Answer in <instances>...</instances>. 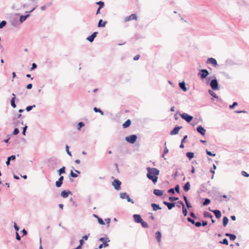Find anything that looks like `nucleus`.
<instances>
[{
  "label": "nucleus",
  "instance_id": "1",
  "mask_svg": "<svg viewBox=\"0 0 249 249\" xmlns=\"http://www.w3.org/2000/svg\"><path fill=\"white\" fill-rule=\"evenodd\" d=\"M148 173L147 174V177L150 180H152L154 183L157 182L158 180L157 176L159 174V171L155 168L148 167L147 168Z\"/></svg>",
  "mask_w": 249,
  "mask_h": 249
},
{
  "label": "nucleus",
  "instance_id": "2",
  "mask_svg": "<svg viewBox=\"0 0 249 249\" xmlns=\"http://www.w3.org/2000/svg\"><path fill=\"white\" fill-rule=\"evenodd\" d=\"M120 196L121 199H126L128 202L134 204V201L126 193H121L120 194Z\"/></svg>",
  "mask_w": 249,
  "mask_h": 249
},
{
  "label": "nucleus",
  "instance_id": "3",
  "mask_svg": "<svg viewBox=\"0 0 249 249\" xmlns=\"http://www.w3.org/2000/svg\"><path fill=\"white\" fill-rule=\"evenodd\" d=\"M137 139V137L135 135H132L125 137V140L129 143H134Z\"/></svg>",
  "mask_w": 249,
  "mask_h": 249
},
{
  "label": "nucleus",
  "instance_id": "4",
  "mask_svg": "<svg viewBox=\"0 0 249 249\" xmlns=\"http://www.w3.org/2000/svg\"><path fill=\"white\" fill-rule=\"evenodd\" d=\"M138 17L135 14H132L129 16L126 17L124 19V21L125 22L130 21L132 20H137Z\"/></svg>",
  "mask_w": 249,
  "mask_h": 249
},
{
  "label": "nucleus",
  "instance_id": "5",
  "mask_svg": "<svg viewBox=\"0 0 249 249\" xmlns=\"http://www.w3.org/2000/svg\"><path fill=\"white\" fill-rule=\"evenodd\" d=\"M121 182L118 179H114L112 182V185L116 190H120L121 189Z\"/></svg>",
  "mask_w": 249,
  "mask_h": 249
},
{
  "label": "nucleus",
  "instance_id": "6",
  "mask_svg": "<svg viewBox=\"0 0 249 249\" xmlns=\"http://www.w3.org/2000/svg\"><path fill=\"white\" fill-rule=\"evenodd\" d=\"M180 116L182 119H184L188 123L190 122L193 119L192 116H190L188 114L185 113L181 114Z\"/></svg>",
  "mask_w": 249,
  "mask_h": 249
},
{
  "label": "nucleus",
  "instance_id": "7",
  "mask_svg": "<svg viewBox=\"0 0 249 249\" xmlns=\"http://www.w3.org/2000/svg\"><path fill=\"white\" fill-rule=\"evenodd\" d=\"M198 75H200L201 79H204L209 75V72L206 69H202L199 72Z\"/></svg>",
  "mask_w": 249,
  "mask_h": 249
},
{
  "label": "nucleus",
  "instance_id": "8",
  "mask_svg": "<svg viewBox=\"0 0 249 249\" xmlns=\"http://www.w3.org/2000/svg\"><path fill=\"white\" fill-rule=\"evenodd\" d=\"M210 86L213 90L218 89V83L216 79H213L211 81Z\"/></svg>",
  "mask_w": 249,
  "mask_h": 249
},
{
  "label": "nucleus",
  "instance_id": "9",
  "mask_svg": "<svg viewBox=\"0 0 249 249\" xmlns=\"http://www.w3.org/2000/svg\"><path fill=\"white\" fill-rule=\"evenodd\" d=\"M99 241L103 242V244L104 245V247H107L108 246V244L107 243V242H110V240L108 237H101L99 239Z\"/></svg>",
  "mask_w": 249,
  "mask_h": 249
},
{
  "label": "nucleus",
  "instance_id": "10",
  "mask_svg": "<svg viewBox=\"0 0 249 249\" xmlns=\"http://www.w3.org/2000/svg\"><path fill=\"white\" fill-rule=\"evenodd\" d=\"M207 64H211L213 66L216 67L217 65V63L215 59L213 58H209L207 60Z\"/></svg>",
  "mask_w": 249,
  "mask_h": 249
},
{
  "label": "nucleus",
  "instance_id": "11",
  "mask_svg": "<svg viewBox=\"0 0 249 249\" xmlns=\"http://www.w3.org/2000/svg\"><path fill=\"white\" fill-rule=\"evenodd\" d=\"M163 203L167 206L169 210H171L173 207H175L176 203L175 202L170 203L167 201H163Z\"/></svg>",
  "mask_w": 249,
  "mask_h": 249
},
{
  "label": "nucleus",
  "instance_id": "12",
  "mask_svg": "<svg viewBox=\"0 0 249 249\" xmlns=\"http://www.w3.org/2000/svg\"><path fill=\"white\" fill-rule=\"evenodd\" d=\"M133 218L135 222L137 223H140L142 220L141 215L139 214H134Z\"/></svg>",
  "mask_w": 249,
  "mask_h": 249
},
{
  "label": "nucleus",
  "instance_id": "13",
  "mask_svg": "<svg viewBox=\"0 0 249 249\" xmlns=\"http://www.w3.org/2000/svg\"><path fill=\"white\" fill-rule=\"evenodd\" d=\"M64 179V178L63 176H60V177L59 178L58 180L56 181L55 182V185L57 187L59 188L61 186L62 184H63V181Z\"/></svg>",
  "mask_w": 249,
  "mask_h": 249
},
{
  "label": "nucleus",
  "instance_id": "14",
  "mask_svg": "<svg viewBox=\"0 0 249 249\" xmlns=\"http://www.w3.org/2000/svg\"><path fill=\"white\" fill-rule=\"evenodd\" d=\"M197 131L202 136H204L206 133V130L201 125L197 127Z\"/></svg>",
  "mask_w": 249,
  "mask_h": 249
},
{
  "label": "nucleus",
  "instance_id": "15",
  "mask_svg": "<svg viewBox=\"0 0 249 249\" xmlns=\"http://www.w3.org/2000/svg\"><path fill=\"white\" fill-rule=\"evenodd\" d=\"M209 210L211 211H212L215 214V217L217 218V219H219L221 217V213L220 212V211L218 210H213V211H212L211 210H210L209 209Z\"/></svg>",
  "mask_w": 249,
  "mask_h": 249
},
{
  "label": "nucleus",
  "instance_id": "16",
  "mask_svg": "<svg viewBox=\"0 0 249 249\" xmlns=\"http://www.w3.org/2000/svg\"><path fill=\"white\" fill-rule=\"evenodd\" d=\"M156 237L159 243H160L161 240V234L159 231H157L156 232Z\"/></svg>",
  "mask_w": 249,
  "mask_h": 249
},
{
  "label": "nucleus",
  "instance_id": "17",
  "mask_svg": "<svg viewBox=\"0 0 249 249\" xmlns=\"http://www.w3.org/2000/svg\"><path fill=\"white\" fill-rule=\"evenodd\" d=\"M181 127H175L174 129L171 132L170 134L173 135H176L179 132V129H180Z\"/></svg>",
  "mask_w": 249,
  "mask_h": 249
},
{
  "label": "nucleus",
  "instance_id": "18",
  "mask_svg": "<svg viewBox=\"0 0 249 249\" xmlns=\"http://www.w3.org/2000/svg\"><path fill=\"white\" fill-rule=\"evenodd\" d=\"M70 193H71L70 191H66L64 190L61 192V196L62 197H63L64 198H67L69 196V195Z\"/></svg>",
  "mask_w": 249,
  "mask_h": 249
},
{
  "label": "nucleus",
  "instance_id": "19",
  "mask_svg": "<svg viewBox=\"0 0 249 249\" xmlns=\"http://www.w3.org/2000/svg\"><path fill=\"white\" fill-rule=\"evenodd\" d=\"M131 124V121L130 120H127L123 124V127L124 128L129 127Z\"/></svg>",
  "mask_w": 249,
  "mask_h": 249
},
{
  "label": "nucleus",
  "instance_id": "20",
  "mask_svg": "<svg viewBox=\"0 0 249 249\" xmlns=\"http://www.w3.org/2000/svg\"><path fill=\"white\" fill-rule=\"evenodd\" d=\"M154 194L157 196H161L163 194V192L159 189H155L154 190Z\"/></svg>",
  "mask_w": 249,
  "mask_h": 249
},
{
  "label": "nucleus",
  "instance_id": "21",
  "mask_svg": "<svg viewBox=\"0 0 249 249\" xmlns=\"http://www.w3.org/2000/svg\"><path fill=\"white\" fill-rule=\"evenodd\" d=\"M13 98L11 99V105L13 107L15 108L16 107V105L15 103V100L16 98V95L14 93L12 94Z\"/></svg>",
  "mask_w": 249,
  "mask_h": 249
},
{
  "label": "nucleus",
  "instance_id": "22",
  "mask_svg": "<svg viewBox=\"0 0 249 249\" xmlns=\"http://www.w3.org/2000/svg\"><path fill=\"white\" fill-rule=\"evenodd\" d=\"M107 24V21H103L102 19L99 20L98 24V27H104L106 26Z\"/></svg>",
  "mask_w": 249,
  "mask_h": 249
},
{
  "label": "nucleus",
  "instance_id": "23",
  "mask_svg": "<svg viewBox=\"0 0 249 249\" xmlns=\"http://www.w3.org/2000/svg\"><path fill=\"white\" fill-rule=\"evenodd\" d=\"M190 189V184L189 182H187L185 183L183 187V190L185 192L188 191Z\"/></svg>",
  "mask_w": 249,
  "mask_h": 249
},
{
  "label": "nucleus",
  "instance_id": "24",
  "mask_svg": "<svg viewBox=\"0 0 249 249\" xmlns=\"http://www.w3.org/2000/svg\"><path fill=\"white\" fill-rule=\"evenodd\" d=\"M151 206L153 208V210L155 211H156L158 210L161 209V208L159 206V205L155 203L151 204Z\"/></svg>",
  "mask_w": 249,
  "mask_h": 249
},
{
  "label": "nucleus",
  "instance_id": "25",
  "mask_svg": "<svg viewBox=\"0 0 249 249\" xmlns=\"http://www.w3.org/2000/svg\"><path fill=\"white\" fill-rule=\"evenodd\" d=\"M180 88L184 91H186L187 89L185 87V83L184 82H182L179 84Z\"/></svg>",
  "mask_w": 249,
  "mask_h": 249
},
{
  "label": "nucleus",
  "instance_id": "26",
  "mask_svg": "<svg viewBox=\"0 0 249 249\" xmlns=\"http://www.w3.org/2000/svg\"><path fill=\"white\" fill-rule=\"evenodd\" d=\"M203 216L205 218H213V215L208 212H204L203 213Z\"/></svg>",
  "mask_w": 249,
  "mask_h": 249
},
{
  "label": "nucleus",
  "instance_id": "27",
  "mask_svg": "<svg viewBox=\"0 0 249 249\" xmlns=\"http://www.w3.org/2000/svg\"><path fill=\"white\" fill-rule=\"evenodd\" d=\"M229 219L226 216H224L223 219V226L225 227L227 225Z\"/></svg>",
  "mask_w": 249,
  "mask_h": 249
},
{
  "label": "nucleus",
  "instance_id": "28",
  "mask_svg": "<svg viewBox=\"0 0 249 249\" xmlns=\"http://www.w3.org/2000/svg\"><path fill=\"white\" fill-rule=\"evenodd\" d=\"M140 223H141L142 226L143 228H148V225L145 221L142 220V222H141Z\"/></svg>",
  "mask_w": 249,
  "mask_h": 249
},
{
  "label": "nucleus",
  "instance_id": "29",
  "mask_svg": "<svg viewBox=\"0 0 249 249\" xmlns=\"http://www.w3.org/2000/svg\"><path fill=\"white\" fill-rule=\"evenodd\" d=\"M29 16V15H26V16H21L20 18H19V20L20 21V22H22L23 21H24V20H26V19Z\"/></svg>",
  "mask_w": 249,
  "mask_h": 249
},
{
  "label": "nucleus",
  "instance_id": "30",
  "mask_svg": "<svg viewBox=\"0 0 249 249\" xmlns=\"http://www.w3.org/2000/svg\"><path fill=\"white\" fill-rule=\"evenodd\" d=\"M58 172L59 175H61L62 174L65 173V167L64 166L62 167L59 170Z\"/></svg>",
  "mask_w": 249,
  "mask_h": 249
},
{
  "label": "nucleus",
  "instance_id": "31",
  "mask_svg": "<svg viewBox=\"0 0 249 249\" xmlns=\"http://www.w3.org/2000/svg\"><path fill=\"white\" fill-rule=\"evenodd\" d=\"M93 110L95 112H99L100 113V114L103 115L104 114V113L99 108H97V107H94L93 108Z\"/></svg>",
  "mask_w": 249,
  "mask_h": 249
},
{
  "label": "nucleus",
  "instance_id": "32",
  "mask_svg": "<svg viewBox=\"0 0 249 249\" xmlns=\"http://www.w3.org/2000/svg\"><path fill=\"white\" fill-rule=\"evenodd\" d=\"M211 201L209 198H206L203 203V205L206 206L210 203Z\"/></svg>",
  "mask_w": 249,
  "mask_h": 249
},
{
  "label": "nucleus",
  "instance_id": "33",
  "mask_svg": "<svg viewBox=\"0 0 249 249\" xmlns=\"http://www.w3.org/2000/svg\"><path fill=\"white\" fill-rule=\"evenodd\" d=\"M182 213L184 216H186L187 214V211L185 207V206H183L182 207Z\"/></svg>",
  "mask_w": 249,
  "mask_h": 249
},
{
  "label": "nucleus",
  "instance_id": "34",
  "mask_svg": "<svg viewBox=\"0 0 249 249\" xmlns=\"http://www.w3.org/2000/svg\"><path fill=\"white\" fill-rule=\"evenodd\" d=\"M94 37H93V36H92V35L89 36V37H87V40L88 41H89L90 42H92L94 39Z\"/></svg>",
  "mask_w": 249,
  "mask_h": 249
},
{
  "label": "nucleus",
  "instance_id": "35",
  "mask_svg": "<svg viewBox=\"0 0 249 249\" xmlns=\"http://www.w3.org/2000/svg\"><path fill=\"white\" fill-rule=\"evenodd\" d=\"M6 24V22L5 21H2L0 23V29L2 28Z\"/></svg>",
  "mask_w": 249,
  "mask_h": 249
},
{
  "label": "nucleus",
  "instance_id": "36",
  "mask_svg": "<svg viewBox=\"0 0 249 249\" xmlns=\"http://www.w3.org/2000/svg\"><path fill=\"white\" fill-rule=\"evenodd\" d=\"M220 243L221 244H225V245H228V240L226 238L224 239L223 240V241H220Z\"/></svg>",
  "mask_w": 249,
  "mask_h": 249
},
{
  "label": "nucleus",
  "instance_id": "37",
  "mask_svg": "<svg viewBox=\"0 0 249 249\" xmlns=\"http://www.w3.org/2000/svg\"><path fill=\"white\" fill-rule=\"evenodd\" d=\"M209 92L210 94L212 96H213V97H214V98H217L218 97L216 95V94L214 92H213V91L210 90Z\"/></svg>",
  "mask_w": 249,
  "mask_h": 249
},
{
  "label": "nucleus",
  "instance_id": "38",
  "mask_svg": "<svg viewBox=\"0 0 249 249\" xmlns=\"http://www.w3.org/2000/svg\"><path fill=\"white\" fill-rule=\"evenodd\" d=\"M98 221L100 224L105 225V222L102 218L98 217Z\"/></svg>",
  "mask_w": 249,
  "mask_h": 249
},
{
  "label": "nucleus",
  "instance_id": "39",
  "mask_svg": "<svg viewBox=\"0 0 249 249\" xmlns=\"http://www.w3.org/2000/svg\"><path fill=\"white\" fill-rule=\"evenodd\" d=\"M84 126V124L83 122H80V123H78V125H77V126H78V129L79 130H80L81 127H82V126Z\"/></svg>",
  "mask_w": 249,
  "mask_h": 249
},
{
  "label": "nucleus",
  "instance_id": "40",
  "mask_svg": "<svg viewBox=\"0 0 249 249\" xmlns=\"http://www.w3.org/2000/svg\"><path fill=\"white\" fill-rule=\"evenodd\" d=\"M178 199V197H172V196H170L169 197V200L171 201H175V200H177Z\"/></svg>",
  "mask_w": 249,
  "mask_h": 249
},
{
  "label": "nucleus",
  "instance_id": "41",
  "mask_svg": "<svg viewBox=\"0 0 249 249\" xmlns=\"http://www.w3.org/2000/svg\"><path fill=\"white\" fill-rule=\"evenodd\" d=\"M36 107V106L35 105L33 106H28L26 108V110L27 111H29L33 108V107Z\"/></svg>",
  "mask_w": 249,
  "mask_h": 249
},
{
  "label": "nucleus",
  "instance_id": "42",
  "mask_svg": "<svg viewBox=\"0 0 249 249\" xmlns=\"http://www.w3.org/2000/svg\"><path fill=\"white\" fill-rule=\"evenodd\" d=\"M229 238L231 240H234L236 238V236L234 234H231L230 236H229Z\"/></svg>",
  "mask_w": 249,
  "mask_h": 249
},
{
  "label": "nucleus",
  "instance_id": "43",
  "mask_svg": "<svg viewBox=\"0 0 249 249\" xmlns=\"http://www.w3.org/2000/svg\"><path fill=\"white\" fill-rule=\"evenodd\" d=\"M97 4L99 5V9H101V8H102L104 6V2H102L101 1L97 2Z\"/></svg>",
  "mask_w": 249,
  "mask_h": 249
},
{
  "label": "nucleus",
  "instance_id": "44",
  "mask_svg": "<svg viewBox=\"0 0 249 249\" xmlns=\"http://www.w3.org/2000/svg\"><path fill=\"white\" fill-rule=\"evenodd\" d=\"M241 174L242 176H245V177H249V174H248L247 172H246L245 171H242L241 172Z\"/></svg>",
  "mask_w": 249,
  "mask_h": 249
},
{
  "label": "nucleus",
  "instance_id": "45",
  "mask_svg": "<svg viewBox=\"0 0 249 249\" xmlns=\"http://www.w3.org/2000/svg\"><path fill=\"white\" fill-rule=\"evenodd\" d=\"M187 220L189 222H191L193 224H195V222L194 220H193V219L191 218L190 217H188L187 218Z\"/></svg>",
  "mask_w": 249,
  "mask_h": 249
},
{
  "label": "nucleus",
  "instance_id": "46",
  "mask_svg": "<svg viewBox=\"0 0 249 249\" xmlns=\"http://www.w3.org/2000/svg\"><path fill=\"white\" fill-rule=\"evenodd\" d=\"M175 190L178 193H179V186L178 185H177L175 186Z\"/></svg>",
  "mask_w": 249,
  "mask_h": 249
},
{
  "label": "nucleus",
  "instance_id": "47",
  "mask_svg": "<svg viewBox=\"0 0 249 249\" xmlns=\"http://www.w3.org/2000/svg\"><path fill=\"white\" fill-rule=\"evenodd\" d=\"M71 176L72 178H76L78 176V175L76 174L73 173L72 171H71Z\"/></svg>",
  "mask_w": 249,
  "mask_h": 249
},
{
  "label": "nucleus",
  "instance_id": "48",
  "mask_svg": "<svg viewBox=\"0 0 249 249\" xmlns=\"http://www.w3.org/2000/svg\"><path fill=\"white\" fill-rule=\"evenodd\" d=\"M19 133V130L18 128H15L13 131V134L14 135H17Z\"/></svg>",
  "mask_w": 249,
  "mask_h": 249
},
{
  "label": "nucleus",
  "instance_id": "49",
  "mask_svg": "<svg viewBox=\"0 0 249 249\" xmlns=\"http://www.w3.org/2000/svg\"><path fill=\"white\" fill-rule=\"evenodd\" d=\"M237 105V103L236 102H234L232 105L230 106V108L231 109H232L235 106Z\"/></svg>",
  "mask_w": 249,
  "mask_h": 249
},
{
  "label": "nucleus",
  "instance_id": "50",
  "mask_svg": "<svg viewBox=\"0 0 249 249\" xmlns=\"http://www.w3.org/2000/svg\"><path fill=\"white\" fill-rule=\"evenodd\" d=\"M194 225H195V226L197 227H199L201 225V223L200 222H195Z\"/></svg>",
  "mask_w": 249,
  "mask_h": 249
},
{
  "label": "nucleus",
  "instance_id": "51",
  "mask_svg": "<svg viewBox=\"0 0 249 249\" xmlns=\"http://www.w3.org/2000/svg\"><path fill=\"white\" fill-rule=\"evenodd\" d=\"M168 152V150L167 148L166 147H165L164 149V151H163V156L167 154Z\"/></svg>",
  "mask_w": 249,
  "mask_h": 249
},
{
  "label": "nucleus",
  "instance_id": "52",
  "mask_svg": "<svg viewBox=\"0 0 249 249\" xmlns=\"http://www.w3.org/2000/svg\"><path fill=\"white\" fill-rule=\"evenodd\" d=\"M36 65L35 63H33L32 67L30 69V70L32 71L34 69H35V68H36Z\"/></svg>",
  "mask_w": 249,
  "mask_h": 249
},
{
  "label": "nucleus",
  "instance_id": "53",
  "mask_svg": "<svg viewBox=\"0 0 249 249\" xmlns=\"http://www.w3.org/2000/svg\"><path fill=\"white\" fill-rule=\"evenodd\" d=\"M66 151H67V154L69 155V156H71V153L69 150V146L67 145L66 146Z\"/></svg>",
  "mask_w": 249,
  "mask_h": 249
},
{
  "label": "nucleus",
  "instance_id": "54",
  "mask_svg": "<svg viewBox=\"0 0 249 249\" xmlns=\"http://www.w3.org/2000/svg\"><path fill=\"white\" fill-rule=\"evenodd\" d=\"M16 239H17V240H18V241L20 240V239H21L19 235V234L18 233V232H16Z\"/></svg>",
  "mask_w": 249,
  "mask_h": 249
},
{
  "label": "nucleus",
  "instance_id": "55",
  "mask_svg": "<svg viewBox=\"0 0 249 249\" xmlns=\"http://www.w3.org/2000/svg\"><path fill=\"white\" fill-rule=\"evenodd\" d=\"M140 55L139 54H137L133 58L134 60H138L140 58Z\"/></svg>",
  "mask_w": 249,
  "mask_h": 249
},
{
  "label": "nucleus",
  "instance_id": "56",
  "mask_svg": "<svg viewBox=\"0 0 249 249\" xmlns=\"http://www.w3.org/2000/svg\"><path fill=\"white\" fill-rule=\"evenodd\" d=\"M148 214L150 215V218L152 220H154L155 218L154 216L153 215V213H149Z\"/></svg>",
  "mask_w": 249,
  "mask_h": 249
},
{
  "label": "nucleus",
  "instance_id": "57",
  "mask_svg": "<svg viewBox=\"0 0 249 249\" xmlns=\"http://www.w3.org/2000/svg\"><path fill=\"white\" fill-rule=\"evenodd\" d=\"M14 228L17 232L19 230V227L17 225L16 223H14Z\"/></svg>",
  "mask_w": 249,
  "mask_h": 249
},
{
  "label": "nucleus",
  "instance_id": "58",
  "mask_svg": "<svg viewBox=\"0 0 249 249\" xmlns=\"http://www.w3.org/2000/svg\"><path fill=\"white\" fill-rule=\"evenodd\" d=\"M187 207L189 209L192 207L191 205L189 202V201H187V202H185Z\"/></svg>",
  "mask_w": 249,
  "mask_h": 249
},
{
  "label": "nucleus",
  "instance_id": "59",
  "mask_svg": "<svg viewBox=\"0 0 249 249\" xmlns=\"http://www.w3.org/2000/svg\"><path fill=\"white\" fill-rule=\"evenodd\" d=\"M89 234H88V235H85L84 236H83L82 237V239L84 240H88V236Z\"/></svg>",
  "mask_w": 249,
  "mask_h": 249
},
{
  "label": "nucleus",
  "instance_id": "60",
  "mask_svg": "<svg viewBox=\"0 0 249 249\" xmlns=\"http://www.w3.org/2000/svg\"><path fill=\"white\" fill-rule=\"evenodd\" d=\"M27 126H25L23 127V132H22V134L23 135H25V132H26V129H27Z\"/></svg>",
  "mask_w": 249,
  "mask_h": 249
},
{
  "label": "nucleus",
  "instance_id": "61",
  "mask_svg": "<svg viewBox=\"0 0 249 249\" xmlns=\"http://www.w3.org/2000/svg\"><path fill=\"white\" fill-rule=\"evenodd\" d=\"M168 192L170 193L174 194L175 190L173 188H171V189H169Z\"/></svg>",
  "mask_w": 249,
  "mask_h": 249
},
{
  "label": "nucleus",
  "instance_id": "62",
  "mask_svg": "<svg viewBox=\"0 0 249 249\" xmlns=\"http://www.w3.org/2000/svg\"><path fill=\"white\" fill-rule=\"evenodd\" d=\"M208 224V222L206 221H203L201 225H202L203 226H206Z\"/></svg>",
  "mask_w": 249,
  "mask_h": 249
},
{
  "label": "nucleus",
  "instance_id": "63",
  "mask_svg": "<svg viewBox=\"0 0 249 249\" xmlns=\"http://www.w3.org/2000/svg\"><path fill=\"white\" fill-rule=\"evenodd\" d=\"M15 159L16 157H8L7 159L11 161V160H15Z\"/></svg>",
  "mask_w": 249,
  "mask_h": 249
},
{
  "label": "nucleus",
  "instance_id": "64",
  "mask_svg": "<svg viewBox=\"0 0 249 249\" xmlns=\"http://www.w3.org/2000/svg\"><path fill=\"white\" fill-rule=\"evenodd\" d=\"M32 86H32V84H29L28 85H27V86L26 88H27V89H32Z\"/></svg>",
  "mask_w": 249,
  "mask_h": 249
}]
</instances>
